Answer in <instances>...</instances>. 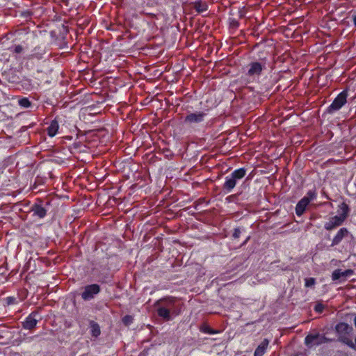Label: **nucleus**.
I'll return each mask as SVG.
<instances>
[{
	"instance_id": "nucleus-1",
	"label": "nucleus",
	"mask_w": 356,
	"mask_h": 356,
	"mask_svg": "<svg viewBox=\"0 0 356 356\" xmlns=\"http://www.w3.org/2000/svg\"><path fill=\"white\" fill-rule=\"evenodd\" d=\"M267 58L259 56L258 60L249 62L243 67V74L241 80L245 84L254 83L259 81L263 72L266 69Z\"/></svg>"
},
{
	"instance_id": "nucleus-2",
	"label": "nucleus",
	"mask_w": 356,
	"mask_h": 356,
	"mask_svg": "<svg viewBox=\"0 0 356 356\" xmlns=\"http://www.w3.org/2000/svg\"><path fill=\"white\" fill-rule=\"evenodd\" d=\"M208 115V110L188 112L184 119V124L193 130H197L202 127Z\"/></svg>"
},
{
	"instance_id": "nucleus-3",
	"label": "nucleus",
	"mask_w": 356,
	"mask_h": 356,
	"mask_svg": "<svg viewBox=\"0 0 356 356\" xmlns=\"http://www.w3.org/2000/svg\"><path fill=\"white\" fill-rule=\"evenodd\" d=\"M51 205L49 200H44L41 198H37L34 204H33L29 212L32 213V216L36 219H43L47 215Z\"/></svg>"
},
{
	"instance_id": "nucleus-4",
	"label": "nucleus",
	"mask_w": 356,
	"mask_h": 356,
	"mask_svg": "<svg viewBox=\"0 0 356 356\" xmlns=\"http://www.w3.org/2000/svg\"><path fill=\"white\" fill-rule=\"evenodd\" d=\"M154 306H160L172 312V315L177 316L180 313V308L177 305L175 298L165 297L156 300Z\"/></svg>"
},
{
	"instance_id": "nucleus-5",
	"label": "nucleus",
	"mask_w": 356,
	"mask_h": 356,
	"mask_svg": "<svg viewBox=\"0 0 356 356\" xmlns=\"http://www.w3.org/2000/svg\"><path fill=\"white\" fill-rule=\"evenodd\" d=\"M348 90H343L334 98L332 104L327 107V112L333 113L340 110L347 102Z\"/></svg>"
},
{
	"instance_id": "nucleus-6",
	"label": "nucleus",
	"mask_w": 356,
	"mask_h": 356,
	"mask_svg": "<svg viewBox=\"0 0 356 356\" xmlns=\"http://www.w3.org/2000/svg\"><path fill=\"white\" fill-rule=\"evenodd\" d=\"M47 53V46L44 44L36 45L29 54H27L25 58L28 60H43L45 62L44 56Z\"/></svg>"
},
{
	"instance_id": "nucleus-7",
	"label": "nucleus",
	"mask_w": 356,
	"mask_h": 356,
	"mask_svg": "<svg viewBox=\"0 0 356 356\" xmlns=\"http://www.w3.org/2000/svg\"><path fill=\"white\" fill-rule=\"evenodd\" d=\"M42 320L38 311H33L30 313L22 322V327L24 330H31L34 329L38 323Z\"/></svg>"
},
{
	"instance_id": "nucleus-8",
	"label": "nucleus",
	"mask_w": 356,
	"mask_h": 356,
	"mask_svg": "<svg viewBox=\"0 0 356 356\" xmlns=\"http://www.w3.org/2000/svg\"><path fill=\"white\" fill-rule=\"evenodd\" d=\"M101 291L100 286L97 284L86 285L83 291L81 293V298L85 301H88L95 298Z\"/></svg>"
},
{
	"instance_id": "nucleus-9",
	"label": "nucleus",
	"mask_w": 356,
	"mask_h": 356,
	"mask_svg": "<svg viewBox=\"0 0 356 356\" xmlns=\"http://www.w3.org/2000/svg\"><path fill=\"white\" fill-rule=\"evenodd\" d=\"M345 220L339 216H334L330 218L329 221L326 222L324 225V228L327 231H331L336 227L341 225Z\"/></svg>"
},
{
	"instance_id": "nucleus-10",
	"label": "nucleus",
	"mask_w": 356,
	"mask_h": 356,
	"mask_svg": "<svg viewBox=\"0 0 356 356\" xmlns=\"http://www.w3.org/2000/svg\"><path fill=\"white\" fill-rule=\"evenodd\" d=\"M326 340L325 337H320L319 334H308L305 338V343L307 346H311L312 344L319 345Z\"/></svg>"
},
{
	"instance_id": "nucleus-11",
	"label": "nucleus",
	"mask_w": 356,
	"mask_h": 356,
	"mask_svg": "<svg viewBox=\"0 0 356 356\" xmlns=\"http://www.w3.org/2000/svg\"><path fill=\"white\" fill-rule=\"evenodd\" d=\"M154 307L156 309L157 315L160 318H163L165 321H170L172 320L173 317L175 316L174 315H172V312L166 309L164 307H161L160 306Z\"/></svg>"
},
{
	"instance_id": "nucleus-12",
	"label": "nucleus",
	"mask_w": 356,
	"mask_h": 356,
	"mask_svg": "<svg viewBox=\"0 0 356 356\" xmlns=\"http://www.w3.org/2000/svg\"><path fill=\"white\" fill-rule=\"evenodd\" d=\"M349 232L347 228H341L333 238L331 245L334 246L339 245L341 242L343 238L347 236Z\"/></svg>"
},
{
	"instance_id": "nucleus-13",
	"label": "nucleus",
	"mask_w": 356,
	"mask_h": 356,
	"mask_svg": "<svg viewBox=\"0 0 356 356\" xmlns=\"http://www.w3.org/2000/svg\"><path fill=\"white\" fill-rule=\"evenodd\" d=\"M237 181L230 175L225 177L222 188L226 193H231L236 185Z\"/></svg>"
},
{
	"instance_id": "nucleus-14",
	"label": "nucleus",
	"mask_w": 356,
	"mask_h": 356,
	"mask_svg": "<svg viewBox=\"0 0 356 356\" xmlns=\"http://www.w3.org/2000/svg\"><path fill=\"white\" fill-rule=\"evenodd\" d=\"M192 8L198 13H202L207 11L209 8V6L206 1L202 0H197L194 2L191 3Z\"/></svg>"
},
{
	"instance_id": "nucleus-15",
	"label": "nucleus",
	"mask_w": 356,
	"mask_h": 356,
	"mask_svg": "<svg viewBox=\"0 0 356 356\" xmlns=\"http://www.w3.org/2000/svg\"><path fill=\"white\" fill-rule=\"evenodd\" d=\"M309 204V203L308 202L307 199H302V198L296 204V208H295L296 214L298 216H302L303 213H305V211H306V209H307V207H308Z\"/></svg>"
},
{
	"instance_id": "nucleus-16",
	"label": "nucleus",
	"mask_w": 356,
	"mask_h": 356,
	"mask_svg": "<svg viewBox=\"0 0 356 356\" xmlns=\"http://www.w3.org/2000/svg\"><path fill=\"white\" fill-rule=\"evenodd\" d=\"M353 274V270L351 269H348L344 271H342L341 269H336L332 272V280L333 281L338 280L341 277H346L350 276Z\"/></svg>"
},
{
	"instance_id": "nucleus-17",
	"label": "nucleus",
	"mask_w": 356,
	"mask_h": 356,
	"mask_svg": "<svg viewBox=\"0 0 356 356\" xmlns=\"http://www.w3.org/2000/svg\"><path fill=\"white\" fill-rule=\"evenodd\" d=\"M59 129V124L56 118L53 120L49 127L47 128V132L49 137H54L58 133Z\"/></svg>"
},
{
	"instance_id": "nucleus-18",
	"label": "nucleus",
	"mask_w": 356,
	"mask_h": 356,
	"mask_svg": "<svg viewBox=\"0 0 356 356\" xmlns=\"http://www.w3.org/2000/svg\"><path fill=\"white\" fill-rule=\"evenodd\" d=\"M22 88L26 91H31L38 88V84L31 79H24L21 81Z\"/></svg>"
},
{
	"instance_id": "nucleus-19",
	"label": "nucleus",
	"mask_w": 356,
	"mask_h": 356,
	"mask_svg": "<svg viewBox=\"0 0 356 356\" xmlns=\"http://www.w3.org/2000/svg\"><path fill=\"white\" fill-rule=\"evenodd\" d=\"M89 328L92 337L97 338L101 334L100 326L95 321H89Z\"/></svg>"
},
{
	"instance_id": "nucleus-20",
	"label": "nucleus",
	"mask_w": 356,
	"mask_h": 356,
	"mask_svg": "<svg viewBox=\"0 0 356 356\" xmlns=\"http://www.w3.org/2000/svg\"><path fill=\"white\" fill-rule=\"evenodd\" d=\"M269 341L264 339L254 350V356H263L267 349Z\"/></svg>"
},
{
	"instance_id": "nucleus-21",
	"label": "nucleus",
	"mask_w": 356,
	"mask_h": 356,
	"mask_svg": "<svg viewBox=\"0 0 356 356\" xmlns=\"http://www.w3.org/2000/svg\"><path fill=\"white\" fill-rule=\"evenodd\" d=\"M247 170L245 168H240L234 170L230 176L236 181L243 179L246 175Z\"/></svg>"
},
{
	"instance_id": "nucleus-22",
	"label": "nucleus",
	"mask_w": 356,
	"mask_h": 356,
	"mask_svg": "<svg viewBox=\"0 0 356 356\" xmlns=\"http://www.w3.org/2000/svg\"><path fill=\"white\" fill-rule=\"evenodd\" d=\"M200 331L204 334H218L220 332L217 330H214L211 328L207 323H204L200 327Z\"/></svg>"
},
{
	"instance_id": "nucleus-23",
	"label": "nucleus",
	"mask_w": 356,
	"mask_h": 356,
	"mask_svg": "<svg viewBox=\"0 0 356 356\" xmlns=\"http://www.w3.org/2000/svg\"><path fill=\"white\" fill-rule=\"evenodd\" d=\"M339 208L340 210H341V213H340L339 216L346 220L348 216L349 212L348 205L343 202L339 205Z\"/></svg>"
},
{
	"instance_id": "nucleus-24",
	"label": "nucleus",
	"mask_w": 356,
	"mask_h": 356,
	"mask_svg": "<svg viewBox=\"0 0 356 356\" xmlns=\"http://www.w3.org/2000/svg\"><path fill=\"white\" fill-rule=\"evenodd\" d=\"M317 197V192L315 188L309 190L306 195L302 197V199H307L308 202L310 203L312 201L316 200Z\"/></svg>"
},
{
	"instance_id": "nucleus-25",
	"label": "nucleus",
	"mask_w": 356,
	"mask_h": 356,
	"mask_svg": "<svg viewBox=\"0 0 356 356\" xmlns=\"http://www.w3.org/2000/svg\"><path fill=\"white\" fill-rule=\"evenodd\" d=\"M229 29L232 31H236L240 26V22L238 19L229 17L228 19Z\"/></svg>"
},
{
	"instance_id": "nucleus-26",
	"label": "nucleus",
	"mask_w": 356,
	"mask_h": 356,
	"mask_svg": "<svg viewBox=\"0 0 356 356\" xmlns=\"http://www.w3.org/2000/svg\"><path fill=\"white\" fill-rule=\"evenodd\" d=\"M24 49L25 47L22 44H14L10 48V51L16 54H22Z\"/></svg>"
},
{
	"instance_id": "nucleus-27",
	"label": "nucleus",
	"mask_w": 356,
	"mask_h": 356,
	"mask_svg": "<svg viewBox=\"0 0 356 356\" xmlns=\"http://www.w3.org/2000/svg\"><path fill=\"white\" fill-rule=\"evenodd\" d=\"M349 330V326L346 323H339L336 325V330L337 332H346L347 333Z\"/></svg>"
},
{
	"instance_id": "nucleus-28",
	"label": "nucleus",
	"mask_w": 356,
	"mask_h": 356,
	"mask_svg": "<svg viewBox=\"0 0 356 356\" xmlns=\"http://www.w3.org/2000/svg\"><path fill=\"white\" fill-rule=\"evenodd\" d=\"M18 104L21 107L23 108H29L31 105V102L27 97H22L19 99Z\"/></svg>"
},
{
	"instance_id": "nucleus-29",
	"label": "nucleus",
	"mask_w": 356,
	"mask_h": 356,
	"mask_svg": "<svg viewBox=\"0 0 356 356\" xmlns=\"http://www.w3.org/2000/svg\"><path fill=\"white\" fill-rule=\"evenodd\" d=\"M133 321H134V318L131 315H125L122 318V322L123 323V324L126 326H129L130 325L131 323H133Z\"/></svg>"
},
{
	"instance_id": "nucleus-30",
	"label": "nucleus",
	"mask_w": 356,
	"mask_h": 356,
	"mask_svg": "<svg viewBox=\"0 0 356 356\" xmlns=\"http://www.w3.org/2000/svg\"><path fill=\"white\" fill-rule=\"evenodd\" d=\"M5 300H6V302L7 303V305H16L18 302L17 298H15L14 296H8L5 299Z\"/></svg>"
},
{
	"instance_id": "nucleus-31",
	"label": "nucleus",
	"mask_w": 356,
	"mask_h": 356,
	"mask_svg": "<svg viewBox=\"0 0 356 356\" xmlns=\"http://www.w3.org/2000/svg\"><path fill=\"white\" fill-rule=\"evenodd\" d=\"M315 283H316L315 278H313V277L306 278L305 282V286L306 287H310V286H314L315 284Z\"/></svg>"
},
{
	"instance_id": "nucleus-32",
	"label": "nucleus",
	"mask_w": 356,
	"mask_h": 356,
	"mask_svg": "<svg viewBox=\"0 0 356 356\" xmlns=\"http://www.w3.org/2000/svg\"><path fill=\"white\" fill-rule=\"evenodd\" d=\"M325 309V306L323 304L318 302L314 306V311L316 313L321 314Z\"/></svg>"
},
{
	"instance_id": "nucleus-33",
	"label": "nucleus",
	"mask_w": 356,
	"mask_h": 356,
	"mask_svg": "<svg viewBox=\"0 0 356 356\" xmlns=\"http://www.w3.org/2000/svg\"><path fill=\"white\" fill-rule=\"evenodd\" d=\"M241 233V232L240 228L236 227L234 229L232 237L235 239L238 238L240 237Z\"/></svg>"
},
{
	"instance_id": "nucleus-34",
	"label": "nucleus",
	"mask_w": 356,
	"mask_h": 356,
	"mask_svg": "<svg viewBox=\"0 0 356 356\" xmlns=\"http://www.w3.org/2000/svg\"><path fill=\"white\" fill-rule=\"evenodd\" d=\"M343 341L346 344L348 345V347L353 348V349H355V343H353L352 341V340L350 339H346L344 340H343Z\"/></svg>"
},
{
	"instance_id": "nucleus-35",
	"label": "nucleus",
	"mask_w": 356,
	"mask_h": 356,
	"mask_svg": "<svg viewBox=\"0 0 356 356\" xmlns=\"http://www.w3.org/2000/svg\"><path fill=\"white\" fill-rule=\"evenodd\" d=\"M81 147V143L80 142H75L72 145L71 149H79Z\"/></svg>"
},
{
	"instance_id": "nucleus-36",
	"label": "nucleus",
	"mask_w": 356,
	"mask_h": 356,
	"mask_svg": "<svg viewBox=\"0 0 356 356\" xmlns=\"http://www.w3.org/2000/svg\"><path fill=\"white\" fill-rule=\"evenodd\" d=\"M17 204V205H20V206H22V207H29V204H30V202H29V201H28V202H18Z\"/></svg>"
},
{
	"instance_id": "nucleus-37",
	"label": "nucleus",
	"mask_w": 356,
	"mask_h": 356,
	"mask_svg": "<svg viewBox=\"0 0 356 356\" xmlns=\"http://www.w3.org/2000/svg\"><path fill=\"white\" fill-rule=\"evenodd\" d=\"M22 15L24 17H30L31 16V13L30 11L24 12Z\"/></svg>"
},
{
	"instance_id": "nucleus-38",
	"label": "nucleus",
	"mask_w": 356,
	"mask_h": 356,
	"mask_svg": "<svg viewBox=\"0 0 356 356\" xmlns=\"http://www.w3.org/2000/svg\"><path fill=\"white\" fill-rule=\"evenodd\" d=\"M352 19H353L354 26L356 27V15H353Z\"/></svg>"
},
{
	"instance_id": "nucleus-39",
	"label": "nucleus",
	"mask_w": 356,
	"mask_h": 356,
	"mask_svg": "<svg viewBox=\"0 0 356 356\" xmlns=\"http://www.w3.org/2000/svg\"><path fill=\"white\" fill-rule=\"evenodd\" d=\"M250 236H248V237L246 238V239H245V240L243 241V243L241 244V246L245 245V244L249 241V240H250Z\"/></svg>"
},
{
	"instance_id": "nucleus-40",
	"label": "nucleus",
	"mask_w": 356,
	"mask_h": 356,
	"mask_svg": "<svg viewBox=\"0 0 356 356\" xmlns=\"http://www.w3.org/2000/svg\"><path fill=\"white\" fill-rule=\"evenodd\" d=\"M322 195L327 200H330V197L326 194L325 191L323 192Z\"/></svg>"
},
{
	"instance_id": "nucleus-41",
	"label": "nucleus",
	"mask_w": 356,
	"mask_h": 356,
	"mask_svg": "<svg viewBox=\"0 0 356 356\" xmlns=\"http://www.w3.org/2000/svg\"><path fill=\"white\" fill-rule=\"evenodd\" d=\"M146 15L151 16L152 17H155L156 15L154 13H146Z\"/></svg>"
},
{
	"instance_id": "nucleus-42",
	"label": "nucleus",
	"mask_w": 356,
	"mask_h": 356,
	"mask_svg": "<svg viewBox=\"0 0 356 356\" xmlns=\"http://www.w3.org/2000/svg\"><path fill=\"white\" fill-rule=\"evenodd\" d=\"M66 138L68 139V140H71L72 138V136H67Z\"/></svg>"
},
{
	"instance_id": "nucleus-43",
	"label": "nucleus",
	"mask_w": 356,
	"mask_h": 356,
	"mask_svg": "<svg viewBox=\"0 0 356 356\" xmlns=\"http://www.w3.org/2000/svg\"><path fill=\"white\" fill-rule=\"evenodd\" d=\"M243 17V15L242 13H240V15H239V17H240V18H242Z\"/></svg>"
},
{
	"instance_id": "nucleus-44",
	"label": "nucleus",
	"mask_w": 356,
	"mask_h": 356,
	"mask_svg": "<svg viewBox=\"0 0 356 356\" xmlns=\"http://www.w3.org/2000/svg\"><path fill=\"white\" fill-rule=\"evenodd\" d=\"M355 348H356V338L355 339Z\"/></svg>"
},
{
	"instance_id": "nucleus-45",
	"label": "nucleus",
	"mask_w": 356,
	"mask_h": 356,
	"mask_svg": "<svg viewBox=\"0 0 356 356\" xmlns=\"http://www.w3.org/2000/svg\"><path fill=\"white\" fill-rule=\"evenodd\" d=\"M37 72H41L42 71H41V70H37Z\"/></svg>"
}]
</instances>
